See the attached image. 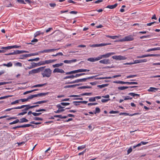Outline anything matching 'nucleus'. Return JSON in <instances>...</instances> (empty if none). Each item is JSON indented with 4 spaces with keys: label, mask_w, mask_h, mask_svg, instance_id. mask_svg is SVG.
<instances>
[{
    "label": "nucleus",
    "mask_w": 160,
    "mask_h": 160,
    "mask_svg": "<svg viewBox=\"0 0 160 160\" xmlns=\"http://www.w3.org/2000/svg\"><path fill=\"white\" fill-rule=\"evenodd\" d=\"M42 72L41 74L43 77L49 78L52 74V70L49 68L43 69Z\"/></svg>",
    "instance_id": "nucleus-1"
},
{
    "label": "nucleus",
    "mask_w": 160,
    "mask_h": 160,
    "mask_svg": "<svg viewBox=\"0 0 160 160\" xmlns=\"http://www.w3.org/2000/svg\"><path fill=\"white\" fill-rule=\"evenodd\" d=\"M150 36H151L150 35L143 36L140 37V39H143L144 38H150Z\"/></svg>",
    "instance_id": "nucleus-52"
},
{
    "label": "nucleus",
    "mask_w": 160,
    "mask_h": 160,
    "mask_svg": "<svg viewBox=\"0 0 160 160\" xmlns=\"http://www.w3.org/2000/svg\"><path fill=\"white\" fill-rule=\"evenodd\" d=\"M64 110H65L64 109H58V110L56 111H55V112L56 113H59L60 112H61L64 111Z\"/></svg>",
    "instance_id": "nucleus-46"
},
{
    "label": "nucleus",
    "mask_w": 160,
    "mask_h": 160,
    "mask_svg": "<svg viewBox=\"0 0 160 160\" xmlns=\"http://www.w3.org/2000/svg\"><path fill=\"white\" fill-rule=\"evenodd\" d=\"M110 100V99H102L101 100V101L102 102H105L109 100Z\"/></svg>",
    "instance_id": "nucleus-55"
},
{
    "label": "nucleus",
    "mask_w": 160,
    "mask_h": 160,
    "mask_svg": "<svg viewBox=\"0 0 160 160\" xmlns=\"http://www.w3.org/2000/svg\"><path fill=\"white\" fill-rule=\"evenodd\" d=\"M2 66H6L8 67H9L12 66V64L11 62H9L7 64L4 63L3 64H2Z\"/></svg>",
    "instance_id": "nucleus-22"
},
{
    "label": "nucleus",
    "mask_w": 160,
    "mask_h": 160,
    "mask_svg": "<svg viewBox=\"0 0 160 160\" xmlns=\"http://www.w3.org/2000/svg\"><path fill=\"white\" fill-rule=\"evenodd\" d=\"M27 113V112H23L19 113L18 114V115L20 116V115H23L25 114H26Z\"/></svg>",
    "instance_id": "nucleus-62"
},
{
    "label": "nucleus",
    "mask_w": 160,
    "mask_h": 160,
    "mask_svg": "<svg viewBox=\"0 0 160 160\" xmlns=\"http://www.w3.org/2000/svg\"><path fill=\"white\" fill-rule=\"evenodd\" d=\"M18 122H19V120L18 119H17L16 120L13 121V122H10L9 123V124L12 125L13 124L18 123Z\"/></svg>",
    "instance_id": "nucleus-36"
},
{
    "label": "nucleus",
    "mask_w": 160,
    "mask_h": 160,
    "mask_svg": "<svg viewBox=\"0 0 160 160\" xmlns=\"http://www.w3.org/2000/svg\"><path fill=\"white\" fill-rule=\"evenodd\" d=\"M128 95H131V96H132L133 97H136V96H138V97H139L140 96V95L139 94H136V93H133V92L129 93L128 94Z\"/></svg>",
    "instance_id": "nucleus-27"
},
{
    "label": "nucleus",
    "mask_w": 160,
    "mask_h": 160,
    "mask_svg": "<svg viewBox=\"0 0 160 160\" xmlns=\"http://www.w3.org/2000/svg\"><path fill=\"white\" fill-rule=\"evenodd\" d=\"M40 33L39 32H37L35 34L34 36V37L35 38L37 37L40 34Z\"/></svg>",
    "instance_id": "nucleus-60"
},
{
    "label": "nucleus",
    "mask_w": 160,
    "mask_h": 160,
    "mask_svg": "<svg viewBox=\"0 0 160 160\" xmlns=\"http://www.w3.org/2000/svg\"><path fill=\"white\" fill-rule=\"evenodd\" d=\"M48 92H44V93H41L38 94V95L39 97H42V96H45L48 95Z\"/></svg>",
    "instance_id": "nucleus-26"
},
{
    "label": "nucleus",
    "mask_w": 160,
    "mask_h": 160,
    "mask_svg": "<svg viewBox=\"0 0 160 160\" xmlns=\"http://www.w3.org/2000/svg\"><path fill=\"white\" fill-rule=\"evenodd\" d=\"M100 112V109L98 107H97L95 108V112H94V113L95 114H96V113H99Z\"/></svg>",
    "instance_id": "nucleus-40"
},
{
    "label": "nucleus",
    "mask_w": 160,
    "mask_h": 160,
    "mask_svg": "<svg viewBox=\"0 0 160 160\" xmlns=\"http://www.w3.org/2000/svg\"><path fill=\"white\" fill-rule=\"evenodd\" d=\"M26 106L25 107V109L26 110H28V109L30 108V105H26Z\"/></svg>",
    "instance_id": "nucleus-63"
},
{
    "label": "nucleus",
    "mask_w": 160,
    "mask_h": 160,
    "mask_svg": "<svg viewBox=\"0 0 160 160\" xmlns=\"http://www.w3.org/2000/svg\"><path fill=\"white\" fill-rule=\"evenodd\" d=\"M11 49V46H8V47H2L1 48V49H4L6 51V50H8V49Z\"/></svg>",
    "instance_id": "nucleus-31"
},
{
    "label": "nucleus",
    "mask_w": 160,
    "mask_h": 160,
    "mask_svg": "<svg viewBox=\"0 0 160 160\" xmlns=\"http://www.w3.org/2000/svg\"><path fill=\"white\" fill-rule=\"evenodd\" d=\"M31 126H32V125L30 124H25L24 125H22V128H26V127H28Z\"/></svg>",
    "instance_id": "nucleus-49"
},
{
    "label": "nucleus",
    "mask_w": 160,
    "mask_h": 160,
    "mask_svg": "<svg viewBox=\"0 0 160 160\" xmlns=\"http://www.w3.org/2000/svg\"><path fill=\"white\" fill-rule=\"evenodd\" d=\"M52 66L53 68H56V67H60L59 63L53 64L52 65Z\"/></svg>",
    "instance_id": "nucleus-57"
},
{
    "label": "nucleus",
    "mask_w": 160,
    "mask_h": 160,
    "mask_svg": "<svg viewBox=\"0 0 160 160\" xmlns=\"http://www.w3.org/2000/svg\"><path fill=\"white\" fill-rule=\"evenodd\" d=\"M15 65L17 66L21 67H22V64L20 62H18L15 63Z\"/></svg>",
    "instance_id": "nucleus-50"
},
{
    "label": "nucleus",
    "mask_w": 160,
    "mask_h": 160,
    "mask_svg": "<svg viewBox=\"0 0 160 160\" xmlns=\"http://www.w3.org/2000/svg\"><path fill=\"white\" fill-rule=\"evenodd\" d=\"M74 103H81L85 104H86L88 102V101H75L73 102Z\"/></svg>",
    "instance_id": "nucleus-48"
},
{
    "label": "nucleus",
    "mask_w": 160,
    "mask_h": 160,
    "mask_svg": "<svg viewBox=\"0 0 160 160\" xmlns=\"http://www.w3.org/2000/svg\"><path fill=\"white\" fill-rule=\"evenodd\" d=\"M38 65L39 66L41 65H45V61H41L37 63Z\"/></svg>",
    "instance_id": "nucleus-28"
},
{
    "label": "nucleus",
    "mask_w": 160,
    "mask_h": 160,
    "mask_svg": "<svg viewBox=\"0 0 160 160\" xmlns=\"http://www.w3.org/2000/svg\"><path fill=\"white\" fill-rule=\"evenodd\" d=\"M75 78V75H70L69 76H66V77H64L63 78V79H67L68 78Z\"/></svg>",
    "instance_id": "nucleus-33"
},
{
    "label": "nucleus",
    "mask_w": 160,
    "mask_h": 160,
    "mask_svg": "<svg viewBox=\"0 0 160 160\" xmlns=\"http://www.w3.org/2000/svg\"><path fill=\"white\" fill-rule=\"evenodd\" d=\"M33 120H41L42 121L43 120V119L40 118L39 117H34L33 118Z\"/></svg>",
    "instance_id": "nucleus-51"
},
{
    "label": "nucleus",
    "mask_w": 160,
    "mask_h": 160,
    "mask_svg": "<svg viewBox=\"0 0 160 160\" xmlns=\"http://www.w3.org/2000/svg\"><path fill=\"white\" fill-rule=\"evenodd\" d=\"M113 83H119V84H127L129 85V82H125L121 81H115L113 82Z\"/></svg>",
    "instance_id": "nucleus-17"
},
{
    "label": "nucleus",
    "mask_w": 160,
    "mask_h": 160,
    "mask_svg": "<svg viewBox=\"0 0 160 160\" xmlns=\"http://www.w3.org/2000/svg\"><path fill=\"white\" fill-rule=\"evenodd\" d=\"M85 147H86V146H85V145H82V146H79L78 147V150H80L81 149H83L85 148Z\"/></svg>",
    "instance_id": "nucleus-45"
},
{
    "label": "nucleus",
    "mask_w": 160,
    "mask_h": 160,
    "mask_svg": "<svg viewBox=\"0 0 160 160\" xmlns=\"http://www.w3.org/2000/svg\"><path fill=\"white\" fill-rule=\"evenodd\" d=\"M95 77V76H91V77H88V78H82V79H81V81H82V82H85L87 80L89 79H92Z\"/></svg>",
    "instance_id": "nucleus-21"
},
{
    "label": "nucleus",
    "mask_w": 160,
    "mask_h": 160,
    "mask_svg": "<svg viewBox=\"0 0 160 160\" xmlns=\"http://www.w3.org/2000/svg\"><path fill=\"white\" fill-rule=\"evenodd\" d=\"M134 39V38L132 35H128L124 37V38L121 39L120 41H131Z\"/></svg>",
    "instance_id": "nucleus-4"
},
{
    "label": "nucleus",
    "mask_w": 160,
    "mask_h": 160,
    "mask_svg": "<svg viewBox=\"0 0 160 160\" xmlns=\"http://www.w3.org/2000/svg\"><path fill=\"white\" fill-rule=\"evenodd\" d=\"M47 102V101L45 100H43V101H38L36 102H35L33 103V104H36L35 106L36 107H38L39 106V105H38V104H41L42 103H45Z\"/></svg>",
    "instance_id": "nucleus-14"
},
{
    "label": "nucleus",
    "mask_w": 160,
    "mask_h": 160,
    "mask_svg": "<svg viewBox=\"0 0 160 160\" xmlns=\"http://www.w3.org/2000/svg\"><path fill=\"white\" fill-rule=\"evenodd\" d=\"M147 60L146 59H138V60H134V63H138L142 62H147Z\"/></svg>",
    "instance_id": "nucleus-12"
},
{
    "label": "nucleus",
    "mask_w": 160,
    "mask_h": 160,
    "mask_svg": "<svg viewBox=\"0 0 160 160\" xmlns=\"http://www.w3.org/2000/svg\"><path fill=\"white\" fill-rule=\"evenodd\" d=\"M12 96V95H7V96H5L3 97H0V100L1 99H3L5 98H7L10 97Z\"/></svg>",
    "instance_id": "nucleus-39"
},
{
    "label": "nucleus",
    "mask_w": 160,
    "mask_h": 160,
    "mask_svg": "<svg viewBox=\"0 0 160 160\" xmlns=\"http://www.w3.org/2000/svg\"><path fill=\"white\" fill-rule=\"evenodd\" d=\"M98 104L97 103H88V106H92V105H97Z\"/></svg>",
    "instance_id": "nucleus-59"
},
{
    "label": "nucleus",
    "mask_w": 160,
    "mask_h": 160,
    "mask_svg": "<svg viewBox=\"0 0 160 160\" xmlns=\"http://www.w3.org/2000/svg\"><path fill=\"white\" fill-rule=\"evenodd\" d=\"M57 60L56 59H53V60H45V64H49L52 63Z\"/></svg>",
    "instance_id": "nucleus-19"
},
{
    "label": "nucleus",
    "mask_w": 160,
    "mask_h": 160,
    "mask_svg": "<svg viewBox=\"0 0 160 160\" xmlns=\"http://www.w3.org/2000/svg\"><path fill=\"white\" fill-rule=\"evenodd\" d=\"M60 104L62 106H67L70 104L69 102H61Z\"/></svg>",
    "instance_id": "nucleus-53"
},
{
    "label": "nucleus",
    "mask_w": 160,
    "mask_h": 160,
    "mask_svg": "<svg viewBox=\"0 0 160 160\" xmlns=\"http://www.w3.org/2000/svg\"><path fill=\"white\" fill-rule=\"evenodd\" d=\"M116 53L114 52H111L107 53L105 54L100 55L99 56V57L100 58V60L103 58H108L110 57V56L115 54Z\"/></svg>",
    "instance_id": "nucleus-3"
},
{
    "label": "nucleus",
    "mask_w": 160,
    "mask_h": 160,
    "mask_svg": "<svg viewBox=\"0 0 160 160\" xmlns=\"http://www.w3.org/2000/svg\"><path fill=\"white\" fill-rule=\"evenodd\" d=\"M49 5L51 7L54 8L56 6V4L55 3H50Z\"/></svg>",
    "instance_id": "nucleus-61"
},
{
    "label": "nucleus",
    "mask_w": 160,
    "mask_h": 160,
    "mask_svg": "<svg viewBox=\"0 0 160 160\" xmlns=\"http://www.w3.org/2000/svg\"><path fill=\"white\" fill-rule=\"evenodd\" d=\"M45 67V66L42 67L38 68L37 69H32V70L29 71V74H30L33 73H38L41 72V71H42L44 68Z\"/></svg>",
    "instance_id": "nucleus-2"
},
{
    "label": "nucleus",
    "mask_w": 160,
    "mask_h": 160,
    "mask_svg": "<svg viewBox=\"0 0 160 160\" xmlns=\"http://www.w3.org/2000/svg\"><path fill=\"white\" fill-rule=\"evenodd\" d=\"M89 102H91L95 101H96V98L95 97L90 98L89 99Z\"/></svg>",
    "instance_id": "nucleus-44"
},
{
    "label": "nucleus",
    "mask_w": 160,
    "mask_h": 160,
    "mask_svg": "<svg viewBox=\"0 0 160 160\" xmlns=\"http://www.w3.org/2000/svg\"><path fill=\"white\" fill-rule=\"evenodd\" d=\"M99 62L104 64H107L110 63V60L109 59H103L99 61Z\"/></svg>",
    "instance_id": "nucleus-8"
},
{
    "label": "nucleus",
    "mask_w": 160,
    "mask_h": 160,
    "mask_svg": "<svg viewBox=\"0 0 160 160\" xmlns=\"http://www.w3.org/2000/svg\"><path fill=\"white\" fill-rule=\"evenodd\" d=\"M91 88V87L90 86H82L78 88L80 89H83L86 88Z\"/></svg>",
    "instance_id": "nucleus-38"
},
{
    "label": "nucleus",
    "mask_w": 160,
    "mask_h": 160,
    "mask_svg": "<svg viewBox=\"0 0 160 160\" xmlns=\"http://www.w3.org/2000/svg\"><path fill=\"white\" fill-rule=\"evenodd\" d=\"M20 100H16L14 102H12L11 103V105H13V104H16V103H18L19 102V101Z\"/></svg>",
    "instance_id": "nucleus-54"
},
{
    "label": "nucleus",
    "mask_w": 160,
    "mask_h": 160,
    "mask_svg": "<svg viewBox=\"0 0 160 160\" xmlns=\"http://www.w3.org/2000/svg\"><path fill=\"white\" fill-rule=\"evenodd\" d=\"M108 84H102L101 85H98L97 86V87L100 88H104L105 87L108 86Z\"/></svg>",
    "instance_id": "nucleus-29"
},
{
    "label": "nucleus",
    "mask_w": 160,
    "mask_h": 160,
    "mask_svg": "<svg viewBox=\"0 0 160 160\" xmlns=\"http://www.w3.org/2000/svg\"><path fill=\"white\" fill-rule=\"evenodd\" d=\"M26 106V105H23L21 106L15 107L14 108L16 109H20L21 108H23L24 107H25Z\"/></svg>",
    "instance_id": "nucleus-41"
},
{
    "label": "nucleus",
    "mask_w": 160,
    "mask_h": 160,
    "mask_svg": "<svg viewBox=\"0 0 160 160\" xmlns=\"http://www.w3.org/2000/svg\"><path fill=\"white\" fill-rule=\"evenodd\" d=\"M106 37L108 38H110L113 39H116V38L118 37L116 36H109V35H106Z\"/></svg>",
    "instance_id": "nucleus-34"
},
{
    "label": "nucleus",
    "mask_w": 160,
    "mask_h": 160,
    "mask_svg": "<svg viewBox=\"0 0 160 160\" xmlns=\"http://www.w3.org/2000/svg\"><path fill=\"white\" fill-rule=\"evenodd\" d=\"M47 84L46 83H45L42 84H37L33 86L32 88H36L37 87H42L43 86H44L45 85H46Z\"/></svg>",
    "instance_id": "nucleus-25"
},
{
    "label": "nucleus",
    "mask_w": 160,
    "mask_h": 160,
    "mask_svg": "<svg viewBox=\"0 0 160 160\" xmlns=\"http://www.w3.org/2000/svg\"><path fill=\"white\" fill-rule=\"evenodd\" d=\"M40 58H37L34 59H32L28 60V61H38L39 60Z\"/></svg>",
    "instance_id": "nucleus-35"
},
{
    "label": "nucleus",
    "mask_w": 160,
    "mask_h": 160,
    "mask_svg": "<svg viewBox=\"0 0 160 160\" xmlns=\"http://www.w3.org/2000/svg\"><path fill=\"white\" fill-rule=\"evenodd\" d=\"M31 66L32 67V68H35V67H37V66H38V65L37 63H35V62H32V63H31Z\"/></svg>",
    "instance_id": "nucleus-37"
},
{
    "label": "nucleus",
    "mask_w": 160,
    "mask_h": 160,
    "mask_svg": "<svg viewBox=\"0 0 160 160\" xmlns=\"http://www.w3.org/2000/svg\"><path fill=\"white\" fill-rule=\"evenodd\" d=\"M54 117L55 118H67V116H62L61 115H55L54 116Z\"/></svg>",
    "instance_id": "nucleus-24"
},
{
    "label": "nucleus",
    "mask_w": 160,
    "mask_h": 160,
    "mask_svg": "<svg viewBox=\"0 0 160 160\" xmlns=\"http://www.w3.org/2000/svg\"><path fill=\"white\" fill-rule=\"evenodd\" d=\"M28 120L25 118H22L20 119L19 122L20 123L27 122H28Z\"/></svg>",
    "instance_id": "nucleus-23"
},
{
    "label": "nucleus",
    "mask_w": 160,
    "mask_h": 160,
    "mask_svg": "<svg viewBox=\"0 0 160 160\" xmlns=\"http://www.w3.org/2000/svg\"><path fill=\"white\" fill-rule=\"evenodd\" d=\"M19 100L21 101L22 102H27L28 100V98H27L21 99Z\"/></svg>",
    "instance_id": "nucleus-58"
},
{
    "label": "nucleus",
    "mask_w": 160,
    "mask_h": 160,
    "mask_svg": "<svg viewBox=\"0 0 160 160\" xmlns=\"http://www.w3.org/2000/svg\"><path fill=\"white\" fill-rule=\"evenodd\" d=\"M118 5L117 3H115L113 5H108L107 6L106 8L110 9H112L115 8Z\"/></svg>",
    "instance_id": "nucleus-18"
},
{
    "label": "nucleus",
    "mask_w": 160,
    "mask_h": 160,
    "mask_svg": "<svg viewBox=\"0 0 160 160\" xmlns=\"http://www.w3.org/2000/svg\"><path fill=\"white\" fill-rule=\"evenodd\" d=\"M61 104H58L57 105V107L59 109H62V108H64L63 107H62V106H61Z\"/></svg>",
    "instance_id": "nucleus-64"
},
{
    "label": "nucleus",
    "mask_w": 160,
    "mask_h": 160,
    "mask_svg": "<svg viewBox=\"0 0 160 160\" xmlns=\"http://www.w3.org/2000/svg\"><path fill=\"white\" fill-rule=\"evenodd\" d=\"M159 89L158 88L151 87L148 90V91L150 92H155Z\"/></svg>",
    "instance_id": "nucleus-15"
},
{
    "label": "nucleus",
    "mask_w": 160,
    "mask_h": 160,
    "mask_svg": "<svg viewBox=\"0 0 160 160\" xmlns=\"http://www.w3.org/2000/svg\"><path fill=\"white\" fill-rule=\"evenodd\" d=\"M113 59L117 60H126L127 58L125 56H122L121 55L114 56L112 57Z\"/></svg>",
    "instance_id": "nucleus-5"
},
{
    "label": "nucleus",
    "mask_w": 160,
    "mask_h": 160,
    "mask_svg": "<svg viewBox=\"0 0 160 160\" xmlns=\"http://www.w3.org/2000/svg\"><path fill=\"white\" fill-rule=\"evenodd\" d=\"M158 55V54H154L143 55L141 56H137L136 58H141L157 56Z\"/></svg>",
    "instance_id": "nucleus-6"
},
{
    "label": "nucleus",
    "mask_w": 160,
    "mask_h": 160,
    "mask_svg": "<svg viewBox=\"0 0 160 160\" xmlns=\"http://www.w3.org/2000/svg\"><path fill=\"white\" fill-rule=\"evenodd\" d=\"M92 94V93L90 92V93H84L82 94H81L80 95H70L69 97H80L81 96H89L91 95Z\"/></svg>",
    "instance_id": "nucleus-7"
},
{
    "label": "nucleus",
    "mask_w": 160,
    "mask_h": 160,
    "mask_svg": "<svg viewBox=\"0 0 160 160\" xmlns=\"http://www.w3.org/2000/svg\"><path fill=\"white\" fill-rule=\"evenodd\" d=\"M138 83L137 82H129V85H132V84H138Z\"/></svg>",
    "instance_id": "nucleus-56"
},
{
    "label": "nucleus",
    "mask_w": 160,
    "mask_h": 160,
    "mask_svg": "<svg viewBox=\"0 0 160 160\" xmlns=\"http://www.w3.org/2000/svg\"><path fill=\"white\" fill-rule=\"evenodd\" d=\"M42 114L41 112L40 113H36V112H33L32 114L34 116H39Z\"/></svg>",
    "instance_id": "nucleus-42"
},
{
    "label": "nucleus",
    "mask_w": 160,
    "mask_h": 160,
    "mask_svg": "<svg viewBox=\"0 0 160 160\" xmlns=\"http://www.w3.org/2000/svg\"><path fill=\"white\" fill-rule=\"evenodd\" d=\"M77 59H74L70 60H65L63 61V62L65 63H71L72 62H75L77 61Z\"/></svg>",
    "instance_id": "nucleus-16"
},
{
    "label": "nucleus",
    "mask_w": 160,
    "mask_h": 160,
    "mask_svg": "<svg viewBox=\"0 0 160 160\" xmlns=\"http://www.w3.org/2000/svg\"><path fill=\"white\" fill-rule=\"evenodd\" d=\"M53 72L55 73L56 72H60L61 73H63L64 72V71L62 69L59 68H55L54 69L53 71Z\"/></svg>",
    "instance_id": "nucleus-11"
},
{
    "label": "nucleus",
    "mask_w": 160,
    "mask_h": 160,
    "mask_svg": "<svg viewBox=\"0 0 160 160\" xmlns=\"http://www.w3.org/2000/svg\"><path fill=\"white\" fill-rule=\"evenodd\" d=\"M128 88V87H126V86H120L118 88V89L119 90H123L125 89H126L127 88Z\"/></svg>",
    "instance_id": "nucleus-30"
},
{
    "label": "nucleus",
    "mask_w": 160,
    "mask_h": 160,
    "mask_svg": "<svg viewBox=\"0 0 160 160\" xmlns=\"http://www.w3.org/2000/svg\"><path fill=\"white\" fill-rule=\"evenodd\" d=\"M77 73V70L71 71L69 72H68L66 73V74L69 75L71 74L72 73Z\"/></svg>",
    "instance_id": "nucleus-32"
},
{
    "label": "nucleus",
    "mask_w": 160,
    "mask_h": 160,
    "mask_svg": "<svg viewBox=\"0 0 160 160\" xmlns=\"http://www.w3.org/2000/svg\"><path fill=\"white\" fill-rule=\"evenodd\" d=\"M100 58H99V56H98V57L97 58H89L87 60H88V61H89L91 62H93L100 60Z\"/></svg>",
    "instance_id": "nucleus-9"
},
{
    "label": "nucleus",
    "mask_w": 160,
    "mask_h": 160,
    "mask_svg": "<svg viewBox=\"0 0 160 160\" xmlns=\"http://www.w3.org/2000/svg\"><path fill=\"white\" fill-rule=\"evenodd\" d=\"M86 73H79V74H77L75 75V78H77L78 77H79L81 76L85 75Z\"/></svg>",
    "instance_id": "nucleus-43"
},
{
    "label": "nucleus",
    "mask_w": 160,
    "mask_h": 160,
    "mask_svg": "<svg viewBox=\"0 0 160 160\" xmlns=\"http://www.w3.org/2000/svg\"><path fill=\"white\" fill-rule=\"evenodd\" d=\"M139 114V113H133V114H129V113H127V112H121L119 114V115H125L126 116L128 115L129 116H133L134 115H138Z\"/></svg>",
    "instance_id": "nucleus-13"
},
{
    "label": "nucleus",
    "mask_w": 160,
    "mask_h": 160,
    "mask_svg": "<svg viewBox=\"0 0 160 160\" xmlns=\"http://www.w3.org/2000/svg\"><path fill=\"white\" fill-rule=\"evenodd\" d=\"M79 85V84H76L75 85H67L64 86V88H74L76 86H78Z\"/></svg>",
    "instance_id": "nucleus-20"
},
{
    "label": "nucleus",
    "mask_w": 160,
    "mask_h": 160,
    "mask_svg": "<svg viewBox=\"0 0 160 160\" xmlns=\"http://www.w3.org/2000/svg\"><path fill=\"white\" fill-rule=\"evenodd\" d=\"M20 54L19 50H17L16 51H13L12 52L9 53L7 54H5V55H16Z\"/></svg>",
    "instance_id": "nucleus-10"
},
{
    "label": "nucleus",
    "mask_w": 160,
    "mask_h": 160,
    "mask_svg": "<svg viewBox=\"0 0 160 160\" xmlns=\"http://www.w3.org/2000/svg\"><path fill=\"white\" fill-rule=\"evenodd\" d=\"M137 76V75H130L128 76H127V78H132L134 77H136Z\"/></svg>",
    "instance_id": "nucleus-47"
}]
</instances>
